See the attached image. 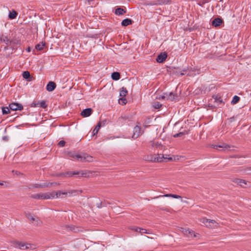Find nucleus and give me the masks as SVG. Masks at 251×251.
Listing matches in <instances>:
<instances>
[{"instance_id": "nucleus-1", "label": "nucleus", "mask_w": 251, "mask_h": 251, "mask_svg": "<svg viewBox=\"0 0 251 251\" xmlns=\"http://www.w3.org/2000/svg\"><path fill=\"white\" fill-rule=\"evenodd\" d=\"M68 154L69 157L81 162L92 161V157L86 153L77 154L74 151H69Z\"/></svg>"}, {"instance_id": "nucleus-2", "label": "nucleus", "mask_w": 251, "mask_h": 251, "mask_svg": "<svg viewBox=\"0 0 251 251\" xmlns=\"http://www.w3.org/2000/svg\"><path fill=\"white\" fill-rule=\"evenodd\" d=\"M143 159L151 162H163V158H164V155L157 154V155H147L143 157Z\"/></svg>"}, {"instance_id": "nucleus-3", "label": "nucleus", "mask_w": 251, "mask_h": 251, "mask_svg": "<svg viewBox=\"0 0 251 251\" xmlns=\"http://www.w3.org/2000/svg\"><path fill=\"white\" fill-rule=\"evenodd\" d=\"M31 197L35 199L47 200L53 199L54 198V192L36 194L31 195Z\"/></svg>"}, {"instance_id": "nucleus-4", "label": "nucleus", "mask_w": 251, "mask_h": 251, "mask_svg": "<svg viewBox=\"0 0 251 251\" xmlns=\"http://www.w3.org/2000/svg\"><path fill=\"white\" fill-rule=\"evenodd\" d=\"M74 176H77V177H87V173L85 171H69L64 174V176L66 177H70Z\"/></svg>"}, {"instance_id": "nucleus-5", "label": "nucleus", "mask_w": 251, "mask_h": 251, "mask_svg": "<svg viewBox=\"0 0 251 251\" xmlns=\"http://www.w3.org/2000/svg\"><path fill=\"white\" fill-rule=\"evenodd\" d=\"M10 109L13 111L22 110L23 109V106L18 102H12L9 105Z\"/></svg>"}, {"instance_id": "nucleus-6", "label": "nucleus", "mask_w": 251, "mask_h": 251, "mask_svg": "<svg viewBox=\"0 0 251 251\" xmlns=\"http://www.w3.org/2000/svg\"><path fill=\"white\" fill-rule=\"evenodd\" d=\"M11 243L13 245V246L20 250H25V246L26 243L24 242L19 241H13L11 242Z\"/></svg>"}, {"instance_id": "nucleus-7", "label": "nucleus", "mask_w": 251, "mask_h": 251, "mask_svg": "<svg viewBox=\"0 0 251 251\" xmlns=\"http://www.w3.org/2000/svg\"><path fill=\"white\" fill-rule=\"evenodd\" d=\"M26 217L32 222V223H34L35 225L38 226L41 223V222L39 219L35 220L34 216L30 213L26 214Z\"/></svg>"}, {"instance_id": "nucleus-8", "label": "nucleus", "mask_w": 251, "mask_h": 251, "mask_svg": "<svg viewBox=\"0 0 251 251\" xmlns=\"http://www.w3.org/2000/svg\"><path fill=\"white\" fill-rule=\"evenodd\" d=\"M167 54L166 52H161L157 57L156 60L158 63H163L167 58Z\"/></svg>"}, {"instance_id": "nucleus-9", "label": "nucleus", "mask_w": 251, "mask_h": 251, "mask_svg": "<svg viewBox=\"0 0 251 251\" xmlns=\"http://www.w3.org/2000/svg\"><path fill=\"white\" fill-rule=\"evenodd\" d=\"M141 133V127L140 126L137 125L133 128V133L132 135V138L136 139L138 138Z\"/></svg>"}, {"instance_id": "nucleus-10", "label": "nucleus", "mask_w": 251, "mask_h": 251, "mask_svg": "<svg viewBox=\"0 0 251 251\" xmlns=\"http://www.w3.org/2000/svg\"><path fill=\"white\" fill-rule=\"evenodd\" d=\"M56 87L55 83L53 81H50L47 85L46 89L49 92L53 91Z\"/></svg>"}, {"instance_id": "nucleus-11", "label": "nucleus", "mask_w": 251, "mask_h": 251, "mask_svg": "<svg viewBox=\"0 0 251 251\" xmlns=\"http://www.w3.org/2000/svg\"><path fill=\"white\" fill-rule=\"evenodd\" d=\"M92 111L93 110L91 108H86L82 111L81 115L83 117H89L92 114Z\"/></svg>"}, {"instance_id": "nucleus-12", "label": "nucleus", "mask_w": 251, "mask_h": 251, "mask_svg": "<svg viewBox=\"0 0 251 251\" xmlns=\"http://www.w3.org/2000/svg\"><path fill=\"white\" fill-rule=\"evenodd\" d=\"M1 42L4 43L6 45L10 46L13 42V40H10L6 36L2 35L0 37Z\"/></svg>"}, {"instance_id": "nucleus-13", "label": "nucleus", "mask_w": 251, "mask_h": 251, "mask_svg": "<svg viewBox=\"0 0 251 251\" xmlns=\"http://www.w3.org/2000/svg\"><path fill=\"white\" fill-rule=\"evenodd\" d=\"M129 117L128 115H122L120 117L118 118V122L121 124H124L127 121H129Z\"/></svg>"}, {"instance_id": "nucleus-14", "label": "nucleus", "mask_w": 251, "mask_h": 251, "mask_svg": "<svg viewBox=\"0 0 251 251\" xmlns=\"http://www.w3.org/2000/svg\"><path fill=\"white\" fill-rule=\"evenodd\" d=\"M223 22V20L221 18H217L214 19L212 21V25L215 27H217L220 25Z\"/></svg>"}, {"instance_id": "nucleus-15", "label": "nucleus", "mask_w": 251, "mask_h": 251, "mask_svg": "<svg viewBox=\"0 0 251 251\" xmlns=\"http://www.w3.org/2000/svg\"><path fill=\"white\" fill-rule=\"evenodd\" d=\"M212 98L214 99V101L217 103L218 105L221 103H224L221 97L218 95H213Z\"/></svg>"}, {"instance_id": "nucleus-16", "label": "nucleus", "mask_w": 251, "mask_h": 251, "mask_svg": "<svg viewBox=\"0 0 251 251\" xmlns=\"http://www.w3.org/2000/svg\"><path fill=\"white\" fill-rule=\"evenodd\" d=\"M133 22L132 20L127 18L123 20V21L122 22L121 24L122 26H126L127 25H131Z\"/></svg>"}, {"instance_id": "nucleus-17", "label": "nucleus", "mask_w": 251, "mask_h": 251, "mask_svg": "<svg viewBox=\"0 0 251 251\" xmlns=\"http://www.w3.org/2000/svg\"><path fill=\"white\" fill-rule=\"evenodd\" d=\"M177 98L176 94H174L173 92H170L169 94L167 93V100L173 101Z\"/></svg>"}, {"instance_id": "nucleus-18", "label": "nucleus", "mask_w": 251, "mask_h": 251, "mask_svg": "<svg viewBox=\"0 0 251 251\" xmlns=\"http://www.w3.org/2000/svg\"><path fill=\"white\" fill-rule=\"evenodd\" d=\"M183 232L188 235L189 237H196V236L195 234V232L192 230H190L189 229H185L184 230H183Z\"/></svg>"}, {"instance_id": "nucleus-19", "label": "nucleus", "mask_w": 251, "mask_h": 251, "mask_svg": "<svg viewBox=\"0 0 251 251\" xmlns=\"http://www.w3.org/2000/svg\"><path fill=\"white\" fill-rule=\"evenodd\" d=\"M126 13V10L121 7L115 9V13L117 15H122Z\"/></svg>"}, {"instance_id": "nucleus-20", "label": "nucleus", "mask_w": 251, "mask_h": 251, "mask_svg": "<svg viewBox=\"0 0 251 251\" xmlns=\"http://www.w3.org/2000/svg\"><path fill=\"white\" fill-rule=\"evenodd\" d=\"M17 15L18 12H16L15 10H13L12 11H9L8 18L11 20H13L15 19Z\"/></svg>"}, {"instance_id": "nucleus-21", "label": "nucleus", "mask_w": 251, "mask_h": 251, "mask_svg": "<svg viewBox=\"0 0 251 251\" xmlns=\"http://www.w3.org/2000/svg\"><path fill=\"white\" fill-rule=\"evenodd\" d=\"M234 182L242 187H245V185L247 184V182L245 180L239 178L236 179Z\"/></svg>"}, {"instance_id": "nucleus-22", "label": "nucleus", "mask_w": 251, "mask_h": 251, "mask_svg": "<svg viewBox=\"0 0 251 251\" xmlns=\"http://www.w3.org/2000/svg\"><path fill=\"white\" fill-rule=\"evenodd\" d=\"M203 223L206 225L207 227H212V226L211 224H217L215 221L214 220H208V219L204 220V222Z\"/></svg>"}, {"instance_id": "nucleus-23", "label": "nucleus", "mask_w": 251, "mask_h": 251, "mask_svg": "<svg viewBox=\"0 0 251 251\" xmlns=\"http://www.w3.org/2000/svg\"><path fill=\"white\" fill-rule=\"evenodd\" d=\"M111 77L114 80H118L120 78V74L117 72H113L111 74Z\"/></svg>"}, {"instance_id": "nucleus-24", "label": "nucleus", "mask_w": 251, "mask_h": 251, "mask_svg": "<svg viewBox=\"0 0 251 251\" xmlns=\"http://www.w3.org/2000/svg\"><path fill=\"white\" fill-rule=\"evenodd\" d=\"M101 126V123L100 122L98 123L97 126L95 127V128L94 129V130L93 131L92 136H94L98 133V132Z\"/></svg>"}, {"instance_id": "nucleus-25", "label": "nucleus", "mask_w": 251, "mask_h": 251, "mask_svg": "<svg viewBox=\"0 0 251 251\" xmlns=\"http://www.w3.org/2000/svg\"><path fill=\"white\" fill-rule=\"evenodd\" d=\"M132 229L136 232H140L141 234L148 233L147 230L146 229L142 228L139 227H135Z\"/></svg>"}, {"instance_id": "nucleus-26", "label": "nucleus", "mask_w": 251, "mask_h": 251, "mask_svg": "<svg viewBox=\"0 0 251 251\" xmlns=\"http://www.w3.org/2000/svg\"><path fill=\"white\" fill-rule=\"evenodd\" d=\"M46 43L41 42L35 46V49L38 50H43L44 47L45 46Z\"/></svg>"}, {"instance_id": "nucleus-27", "label": "nucleus", "mask_w": 251, "mask_h": 251, "mask_svg": "<svg viewBox=\"0 0 251 251\" xmlns=\"http://www.w3.org/2000/svg\"><path fill=\"white\" fill-rule=\"evenodd\" d=\"M23 77L24 78L30 80L31 76L28 71H24L23 73Z\"/></svg>"}, {"instance_id": "nucleus-28", "label": "nucleus", "mask_w": 251, "mask_h": 251, "mask_svg": "<svg viewBox=\"0 0 251 251\" xmlns=\"http://www.w3.org/2000/svg\"><path fill=\"white\" fill-rule=\"evenodd\" d=\"M67 227L69 228L70 230H71L74 232H77L79 231L78 227L73 225L67 226Z\"/></svg>"}, {"instance_id": "nucleus-29", "label": "nucleus", "mask_w": 251, "mask_h": 251, "mask_svg": "<svg viewBox=\"0 0 251 251\" xmlns=\"http://www.w3.org/2000/svg\"><path fill=\"white\" fill-rule=\"evenodd\" d=\"M127 94V91L126 89V88H125L123 87L122 88V90L120 91V95L122 98H124L126 96V94Z\"/></svg>"}, {"instance_id": "nucleus-30", "label": "nucleus", "mask_w": 251, "mask_h": 251, "mask_svg": "<svg viewBox=\"0 0 251 251\" xmlns=\"http://www.w3.org/2000/svg\"><path fill=\"white\" fill-rule=\"evenodd\" d=\"M240 97L237 96H234L232 99V100L231 102V103L232 104H236L237 103H238L239 102V101L240 100Z\"/></svg>"}, {"instance_id": "nucleus-31", "label": "nucleus", "mask_w": 251, "mask_h": 251, "mask_svg": "<svg viewBox=\"0 0 251 251\" xmlns=\"http://www.w3.org/2000/svg\"><path fill=\"white\" fill-rule=\"evenodd\" d=\"M8 107H1L2 110V113L3 115H5L9 113L10 112V108Z\"/></svg>"}, {"instance_id": "nucleus-32", "label": "nucleus", "mask_w": 251, "mask_h": 251, "mask_svg": "<svg viewBox=\"0 0 251 251\" xmlns=\"http://www.w3.org/2000/svg\"><path fill=\"white\" fill-rule=\"evenodd\" d=\"M228 147V145L225 143H223L221 145H215L213 146V148L215 149H218V148H227Z\"/></svg>"}, {"instance_id": "nucleus-33", "label": "nucleus", "mask_w": 251, "mask_h": 251, "mask_svg": "<svg viewBox=\"0 0 251 251\" xmlns=\"http://www.w3.org/2000/svg\"><path fill=\"white\" fill-rule=\"evenodd\" d=\"M54 192V197L56 196V198H59L61 196V195H66L67 194V192H62L60 191H58L57 192Z\"/></svg>"}, {"instance_id": "nucleus-34", "label": "nucleus", "mask_w": 251, "mask_h": 251, "mask_svg": "<svg viewBox=\"0 0 251 251\" xmlns=\"http://www.w3.org/2000/svg\"><path fill=\"white\" fill-rule=\"evenodd\" d=\"M152 106L155 109H159L162 106V104L158 101H154L152 103Z\"/></svg>"}, {"instance_id": "nucleus-35", "label": "nucleus", "mask_w": 251, "mask_h": 251, "mask_svg": "<svg viewBox=\"0 0 251 251\" xmlns=\"http://www.w3.org/2000/svg\"><path fill=\"white\" fill-rule=\"evenodd\" d=\"M51 184L50 183V182H44L40 183L41 188H45V187H51Z\"/></svg>"}, {"instance_id": "nucleus-36", "label": "nucleus", "mask_w": 251, "mask_h": 251, "mask_svg": "<svg viewBox=\"0 0 251 251\" xmlns=\"http://www.w3.org/2000/svg\"><path fill=\"white\" fill-rule=\"evenodd\" d=\"M37 104H38L39 107H41L43 108H45L47 106V105L46 104V102L43 100L40 102H38Z\"/></svg>"}, {"instance_id": "nucleus-37", "label": "nucleus", "mask_w": 251, "mask_h": 251, "mask_svg": "<svg viewBox=\"0 0 251 251\" xmlns=\"http://www.w3.org/2000/svg\"><path fill=\"white\" fill-rule=\"evenodd\" d=\"M30 186L29 188H41L40 184H33Z\"/></svg>"}, {"instance_id": "nucleus-38", "label": "nucleus", "mask_w": 251, "mask_h": 251, "mask_svg": "<svg viewBox=\"0 0 251 251\" xmlns=\"http://www.w3.org/2000/svg\"><path fill=\"white\" fill-rule=\"evenodd\" d=\"M65 141H64V140H61L58 143V145L60 147H63L65 146Z\"/></svg>"}, {"instance_id": "nucleus-39", "label": "nucleus", "mask_w": 251, "mask_h": 251, "mask_svg": "<svg viewBox=\"0 0 251 251\" xmlns=\"http://www.w3.org/2000/svg\"><path fill=\"white\" fill-rule=\"evenodd\" d=\"M248 167L245 168L243 170V172L245 175H251V171H247Z\"/></svg>"}, {"instance_id": "nucleus-40", "label": "nucleus", "mask_w": 251, "mask_h": 251, "mask_svg": "<svg viewBox=\"0 0 251 251\" xmlns=\"http://www.w3.org/2000/svg\"><path fill=\"white\" fill-rule=\"evenodd\" d=\"M167 93H163V94L162 96H161L159 98H158V99H162L163 100H164L165 99H167Z\"/></svg>"}, {"instance_id": "nucleus-41", "label": "nucleus", "mask_w": 251, "mask_h": 251, "mask_svg": "<svg viewBox=\"0 0 251 251\" xmlns=\"http://www.w3.org/2000/svg\"><path fill=\"white\" fill-rule=\"evenodd\" d=\"M183 135H184V133L183 132H179L178 133H176V134L174 135L173 136L174 137H178L182 136Z\"/></svg>"}, {"instance_id": "nucleus-42", "label": "nucleus", "mask_w": 251, "mask_h": 251, "mask_svg": "<svg viewBox=\"0 0 251 251\" xmlns=\"http://www.w3.org/2000/svg\"><path fill=\"white\" fill-rule=\"evenodd\" d=\"M172 194H165V195H162V196H159L158 197H155V198H159V197H172Z\"/></svg>"}, {"instance_id": "nucleus-43", "label": "nucleus", "mask_w": 251, "mask_h": 251, "mask_svg": "<svg viewBox=\"0 0 251 251\" xmlns=\"http://www.w3.org/2000/svg\"><path fill=\"white\" fill-rule=\"evenodd\" d=\"M12 173H13L14 175H16L17 176H19V175L22 174L20 172L17 171H14V170L12 171Z\"/></svg>"}, {"instance_id": "nucleus-44", "label": "nucleus", "mask_w": 251, "mask_h": 251, "mask_svg": "<svg viewBox=\"0 0 251 251\" xmlns=\"http://www.w3.org/2000/svg\"><path fill=\"white\" fill-rule=\"evenodd\" d=\"M165 160L166 162H167V161H171V160H172V157L167 158V157L164 156V158H163V161H164V160Z\"/></svg>"}, {"instance_id": "nucleus-45", "label": "nucleus", "mask_w": 251, "mask_h": 251, "mask_svg": "<svg viewBox=\"0 0 251 251\" xmlns=\"http://www.w3.org/2000/svg\"><path fill=\"white\" fill-rule=\"evenodd\" d=\"M172 198H175V199H179V198H181V196L177 195L172 194Z\"/></svg>"}, {"instance_id": "nucleus-46", "label": "nucleus", "mask_w": 251, "mask_h": 251, "mask_svg": "<svg viewBox=\"0 0 251 251\" xmlns=\"http://www.w3.org/2000/svg\"><path fill=\"white\" fill-rule=\"evenodd\" d=\"M50 183H52L51 184V186H56V185H60V183H59V182H50Z\"/></svg>"}, {"instance_id": "nucleus-47", "label": "nucleus", "mask_w": 251, "mask_h": 251, "mask_svg": "<svg viewBox=\"0 0 251 251\" xmlns=\"http://www.w3.org/2000/svg\"><path fill=\"white\" fill-rule=\"evenodd\" d=\"M121 100L122 101L123 104H126V99H123V98L122 99H121Z\"/></svg>"}, {"instance_id": "nucleus-48", "label": "nucleus", "mask_w": 251, "mask_h": 251, "mask_svg": "<svg viewBox=\"0 0 251 251\" xmlns=\"http://www.w3.org/2000/svg\"><path fill=\"white\" fill-rule=\"evenodd\" d=\"M30 246V244H25V250L29 249V246Z\"/></svg>"}, {"instance_id": "nucleus-49", "label": "nucleus", "mask_w": 251, "mask_h": 251, "mask_svg": "<svg viewBox=\"0 0 251 251\" xmlns=\"http://www.w3.org/2000/svg\"><path fill=\"white\" fill-rule=\"evenodd\" d=\"M64 173H59V174H57L56 175V176H64Z\"/></svg>"}, {"instance_id": "nucleus-50", "label": "nucleus", "mask_w": 251, "mask_h": 251, "mask_svg": "<svg viewBox=\"0 0 251 251\" xmlns=\"http://www.w3.org/2000/svg\"><path fill=\"white\" fill-rule=\"evenodd\" d=\"M32 107H38V104H37V103H32V105H31Z\"/></svg>"}, {"instance_id": "nucleus-51", "label": "nucleus", "mask_w": 251, "mask_h": 251, "mask_svg": "<svg viewBox=\"0 0 251 251\" xmlns=\"http://www.w3.org/2000/svg\"><path fill=\"white\" fill-rule=\"evenodd\" d=\"M16 42L15 41H13V42L11 44V45L10 46H11V47L12 48L14 46V45L16 44Z\"/></svg>"}, {"instance_id": "nucleus-52", "label": "nucleus", "mask_w": 251, "mask_h": 251, "mask_svg": "<svg viewBox=\"0 0 251 251\" xmlns=\"http://www.w3.org/2000/svg\"><path fill=\"white\" fill-rule=\"evenodd\" d=\"M101 202H100V203H97V207L99 208H100L101 207Z\"/></svg>"}, {"instance_id": "nucleus-53", "label": "nucleus", "mask_w": 251, "mask_h": 251, "mask_svg": "<svg viewBox=\"0 0 251 251\" xmlns=\"http://www.w3.org/2000/svg\"><path fill=\"white\" fill-rule=\"evenodd\" d=\"M89 3V4L90 5L91 3H90V1H92L93 0H86Z\"/></svg>"}, {"instance_id": "nucleus-54", "label": "nucleus", "mask_w": 251, "mask_h": 251, "mask_svg": "<svg viewBox=\"0 0 251 251\" xmlns=\"http://www.w3.org/2000/svg\"><path fill=\"white\" fill-rule=\"evenodd\" d=\"M247 170V171H251V167H248Z\"/></svg>"}, {"instance_id": "nucleus-55", "label": "nucleus", "mask_w": 251, "mask_h": 251, "mask_svg": "<svg viewBox=\"0 0 251 251\" xmlns=\"http://www.w3.org/2000/svg\"><path fill=\"white\" fill-rule=\"evenodd\" d=\"M184 75V73H180V76H182V75Z\"/></svg>"}, {"instance_id": "nucleus-56", "label": "nucleus", "mask_w": 251, "mask_h": 251, "mask_svg": "<svg viewBox=\"0 0 251 251\" xmlns=\"http://www.w3.org/2000/svg\"><path fill=\"white\" fill-rule=\"evenodd\" d=\"M154 4H155V3H153L152 2L150 3V4H148V5H154Z\"/></svg>"}, {"instance_id": "nucleus-57", "label": "nucleus", "mask_w": 251, "mask_h": 251, "mask_svg": "<svg viewBox=\"0 0 251 251\" xmlns=\"http://www.w3.org/2000/svg\"><path fill=\"white\" fill-rule=\"evenodd\" d=\"M27 51H30V49L29 48H28L27 49Z\"/></svg>"}, {"instance_id": "nucleus-58", "label": "nucleus", "mask_w": 251, "mask_h": 251, "mask_svg": "<svg viewBox=\"0 0 251 251\" xmlns=\"http://www.w3.org/2000/svg\"><path fill=\"white\" fill-rule=\"evenodd\" d=\"M3 185V184L2 182H0V185Z\"/></svg>"}, {"instance_id": "nucleus-59", "label": "nucleus", "mask_w": 251, "mask_h": 251, "mask_svg": "<svg viewBox=\"0 0 251 251\" xmlns=\"http://www.w3.org/2000/svg\"><path fill=\"white\" fill-rule=\"evenodd\" d=\"M4 49H5V50H7V49H8V48H7V47H5V48H4Z\"/></svg>"}, {"instance_id": "nucleus-60", "label": "nucleus", "mask_w": 251, "mask_h": 251, "mask_svg": "<svg viewBox=\"0 0 251 251\" xmlns=\"http://www.w3.org/2000/svg\"><path fill=\"white\" fill-rule=\"evenodd\" d=\"M6 137H3V139H6Z\"/></svg>"}]
</instances>
